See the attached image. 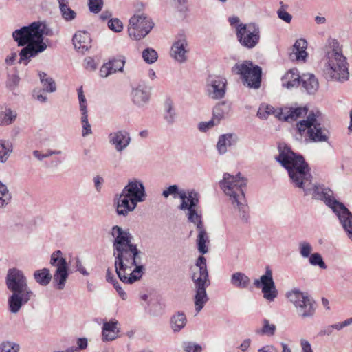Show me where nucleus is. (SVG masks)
<instances>
[{"mask_svg":"<svg viewBox=\"0 0 352 352\" xmlns=\"http://www.w3.org/2000/svg\"><path fill=\"white\" fill-rule=\"evenodd\" d=\"M351 324H352V318H349L342 322H337V323L332 324V327H333L334 329L340 331V330L342 329L343 328L351 325Z\"/></svg>","mask_w":352,"mask_h":352,"instance_id":"obj_56","label":"nucleus"},{"mask_svg":"<svg viewBox=\"0 0 352 352\" xmlns=\"http://www.w3.org/2000/svg\"><path fill=\"white\" fill-rule=\"evenodd\" d=\"M251 283L250 277L241 272H235L230 276V284L239 289H248Z\"/></svg>","mask_w":352,"mask_h":352,"instance_id":"obj_28","label":"nucleus"},{"mask_svg":"<svg viewBox=\"0 0 352 352\" xmlns=\"http://www.w3.org/2000/svg\"><path fill=\"white\" fill-rule=\"evenodd\" d=\"M112 74H115V69H112L109 63H104L100 69V75L103 78H106Z\"/></svg>","mask_w":352,"mask_h":352,"instance_id":"obj_53","label":"nucleus"},{"mask_svg":"<svg viewBox=\"0 0 352 352\" xmlns=\"http://www.w3.org/2000/svg\"><path fill=\"white\" fill-rule=\"evenodd\" d=\"M300 346L302 352H313L310 343L305 339H300Z\"/></svg>","mask_w":352,"mask_h":352,"instance_id":"obj_61","label":"nucleus"},{"mask_svg":"<svg viewBox=\"0 0 352 352\" xmlns=\"http://www.w3.org/2000/svg\"><path fill=\"white\" fill-rule=\"evenodd\" d=\"M278 150L276 160L287 170L293 187L301 190L304 196L311 195L313 199L324 201L336 214L347 237L352 241V213L333 198L330 189L313 183L309 165L301 155L286 146H279Z\"/></svg>","mask_w":352,"mask_h":352,"instance_id":"obj_1","label":"nucleus"},{"mask_svg":"<svg viewBox=\"0 0 352 352\" xmlns=\"http://www.w3.org/2000/svg\"><path fill=\"white\" fill-rule=\"evenodd\" d=\"M201 218L202 214L201 209H199L195 212L192 218L190 217V215L187 217L188 221L195 224L197 227L198 231V235L197 238V248L200 253L204 254H206L208 251L206 244L209 243V237L204 227Z\"/></svg>","mask_w":352,"mask_h":352,"instance_id":"obj_17","label":"nucleus"},{"mask_svg":"<svg viewBox=\"0 0 352 352\" xmlns=\"http://www.w3.org/2000/svg\"><path fill=\"white\" fill-rule=\"evenodd\" d=\"M82 136L85 138L92 134L91 126L88 120V113H81Z\"/></svg>","mask_w":352,"mask_h":352,"instance_id":"obj_44","label":"nucleus"},{"mask_svg":"<svg viewBox=\"0 0 352 352\" xmlns=\"http://www.w3.org/2000/svg\"><path fill=\"white\" fill-rule=\"evenodd\" d=\"M12 152V145L8 142L0 139V163H6Z\"/></svg>","mask_w":352,"mask_h":352,"instance_id":"obj_38","label":"nucleus"},{"mask_svg":"<svg viewBox=\"0 0 352 352\" xmlns=\"http://www.w3.org/2000/svg\"><path fill=\"white\" fill-rule=\"evenodd\" d=\"M115 289L117 291V292L118 293L120 297L124 300H126L127 299V294L124 292V290L122 289V288L120 287L119 283L118 282V280L116 282H115L113 284Z\"/></svg>","mask_w":352,"mask_h":352,"instance_id":"obj_58","label":"nucleus"},{"mask_svg":"<svg viewBox=\"0 0 352 352\" xmlns=\"http://www.w3.org/2000/svg\"><path fill=\"white\" fill-rule=\"evenodd\" d=\"M286 297L293 304L300 318L305 319L314 316L316 304L307 293L301 292L298 289H294L286 293Z\"/></svg>","mask_w":352,"mask_h":352,"instance_id":"obj_10","label":"nucleus"},{"mask_svg":"<svg viewBox=\"0 0 352 352\" xmlns=\"http://www.w3.org/2000/svg\"><path fill=\"white\" fill-rule=\"evenodd\" d=\"M34 280L41 286H47L52 280V276L48 268L36 270L33 273Z\"/></svg>","mask_w":352,"mask_h":352,"instance_id":"obj_31","label":"nucleus"},{"mask_svg":"<svg viewBox=\"0 0 352 352\" xmlns=\"http://www.w3.org/2000/svg\"><path fill=\"white\" fill-rule=\"evenodd\" d=\"M219 185L225 195L229 197L232 205L238 210L241 219L244 222H248L249 209L244 193L247 179L241 173H238L235 176L224 173Z\"/></svg>","mask_w":352,"mask_h":352,"instance_id":"obj_6","label":"nucleus"},{"mask_svg":"<svg viewBox=\"0 0 352 352\" xmlns=\"http://www.w3.org/2000/svg\"><path fill=\"white\" fill-rule=\"evenodd\" d=\"M106 280H107V281H108L109 283H111L112 284H113L115 282L117 281V280L115 278L112 271L109 268H108L107 270Z\"/></svg>","mask_w":352,"mask_h":352,"instance_id":"obj_63","label":"nucleus"},{"mask_svg":"<svg viewBox=\"0 0 352 352\" xmlns=\"http://www.w3.org/2000/svg\"><path fill=\"white\" fill-rule=\"evenodd\" d=\"M189 52L188 43L186 36L179 35L170 49V56L179 63H185Z\"/></svg>","mask_w":352,"mask_h":352,"instance_id":"obj_20","label":"nucleus"},{"mask_svg":"<svg viewBox=\"0 0 352 352\" xmlns=\"http://www.w3.org/2000/svg\"><path fill=\"white\" fill-rule=\"evenodd\" d=\"M50 263L56 268L53 278L56 283V288L63 290L69 276V265L66 261L63 253L60 250H56L50 256Z\"/></svg>","mask_w":352,"mask_h":352,"instance_id":"obj_13","label":"nucleus"},{"mask_svg":"<svg viewBox=\"0 0 352 352\" xmlns=\"http://www.w3.org/2000/svg\"><path fill=\"white\" fill-rule=\"evenodd\" d=\"M233 144V135L231 133H227L221 135L219 138V140L217 144V149L220 155L225 154L228 148Z\"/></svg>","mask_w":352,"mask_h":352,"instance_id":"obj_35","label":"nucleus"},{"mask_svg":"<svg viewBox=\"0 0 352 352\" xmlns=\"http://www.w3.org/2000/svg\"><path fill=\"white\" fill-rule=\"evenodd\" d=\"M6 285L11 292L8 298V307L12 314H17L23 305L35 297L34 292L28 285L25 273L16 267L8 270Z\"/></svg>","mask_w":352,"mask_h":352,"instance_id":"obj_5","label":"nucleus"},{"mask_svg":"<svg viewBox=\"0 0 352 352\" xmlns=\"http://www.w3.org/2000/svg\"><path fill=\"white\" fill-rule=\"evenodd\" d=\"M46 25L41 21H35L28 26L17 29L12 33L13 39L18 46L23 47L19 54L11 52L5 58V63L8 66L13 65L19 55V63L28 65L32 58L36 57L47 49V45L43 41V35Z\"/></svg>","mask_w":352,"mask_h":352,"instance_id":"obj_3","label":"nucleus"},{"mask_svg":"<svg viewBox=\"0 0 352 352\" xmlns=\"http://www.w3.org/2000/svg\"><path fill=\"white\" fill-rule=\"evenodd\" d=\"M59 10L62 18L65 21H72L76 17V12L69 7V3L59 6Z\"/></svg>","mask_w":352,"mask_h":352,"instance_id":"obj_41","label":"nucleus"},{"mask_svg":"<svg viewBox=\"0 0 352 352\" xmlns=\"http://www.w3.org/2000/svg\"><path fill=\"white\" fill-rule=\"evenodd\" d=\"M164 118L168 124H173L175 122L177 118L176 110L174 107L173 101L167 99L164 104Z\"/></svg>","mask_w":352,"mask_h":352,"instance_id":"obj_34","label":"nucleus"},{"mask_svg":"<svg viewBox=\"0 0 352 352\" xmlns=\"http://www.w3.org/2000/svg\"><path fill=\"white\" fill-rule=\"evenodd\" d=\"M309 263L311 265L318 266L320 269L327 268L322 255L318 252L313 253L309 258Z\"/></svg>","mask_w":352,"mask_h":352,"instance_id":"obj_43","label":"nucleus"},{"mask_svg":"<svg viewBox=\"0 0 352 352\" xmlns=\"http://www.w3.org/2000/svg\"><path fill=\"white\" fill-rule=\"evenodd\" d=\"M12 195L7 186L0 181V209L6 208L11 202Z\"/></svg>","mask_w":352,"mask_h":352,"instance_id":"obj_37","label":"nucleus"},{"mask_svg":"<svg viewBox=\"0 0 352 352\" xmlns=\"http://www.w3.org/2000/svg\"><path fill=\"white\" fill-rule=\"evenodd\" d=\"M74 47L80 52L87 51L91 47V38L87 32L78 31L72 38Z\"/></svg>","mask_w":352,"mask_h":352,"instance_id":"obj_23","label":"nucleus"},{"mask_svg":"<svg viewBox=\"0 0 352 352\" xmlns=\"http://www.w3.org/2000/svg\"><path fill=\"white\" fill-rule=\"evenodd\" d=\"M108 141L117 153H121L131 144V137L126 129H119L108 135Z\"/></svg>","mask_w":352,"mask_h":352,"instance_id":"obj_19","label":"nucleus"},{"mask_svg":"<svg viewBox=\"0 0 352 352\" xmlns=\"http://www.w3.org/2000/svg\"><path fill=\"white\" fill-rule=\"evenodd\" d=\"M280 4L281 5L282 8L278 9L277 11L278 16L283 21L289 23L292 19V16L289 12H287L285 9H283L284 5L282 1L280 2Z\"/></svg>","mask_w":352,"mask_h":352,"instance_id":"obj_51","label":"nucleus"},{"mask_svg":"<svg viewBox=\"0 0 352 352\" xmlns=\"http://www.w3.org/2000/svg\"><path fill=\"white\" fill-rule=\"evenodd\" d=\"M227 79L221 75H210L206 81V93L214 100L221 99L225 96Z\"/></svg>","mask_w":352,"mask_h":352,"instance_id":"obj_16","label":"nucleus"},{"mask_svg":"<svg viewBox=\"0 0 352 352\" xmlns=\"http://www.w3.org/2000/svg\"><path fill=\"white\" fill-rule=\"evenodd\" d=\"M162 196L166 199L170 196L174 199L179 198L181 204L179 206V209L185 211L186 217L190 215V217L192 218L195 212L200 209V195L194 189L185 190L180 189L177 185L173 184L163 190Z\"/></svg>","mask_w":352,"mask_h":352,"instance_id":"obj_8","label":"nucleus"},{"mask_svg":"<svg viewBox=\"0 0 352 352\" xmlns=\"http://www.w3.org/2000/svg\"><path fill=\"white\" fill-rule=\"evenodd\" d=\"M89 8L93 13H98L103 6V0H89Z\"/></svg>","mask_w":352,"mask_h":352,"instance_id":"obj_49","label":"nucleus"},{"mask_svg":"<svg viewBox=\"0 0 352 352\" xmlns=\"http://www.w3.org/2000/svg\"><path fill=\"white\" fill-rule=\"evenodd\" d=\"M232 72L240 75L244 85L248 87L258 89L261 82V68L254 65L250 61L237 63L232 67Z\"/></svg>","mask_w":352,"mask_h":352,"instance_id":"obj_12","label":"nucleus"},{"mask_svg":"<svg viewBox=\"0 0 352 352\" xmlns=\"http://www.w3.org/2000/svg\"><path fill=\"white\" fill-rule=\"evenodd\" d=\"M78 98L79 101V109L81 113H88L87 111V102L84 94L82 87L81 86L77 90Z\"/></svg>","mask_w":352,"mask_h":352,"instance_id":"obj_46","label":"nucleus"},{"mask_svg":"<svg viewBox=\"0 0 352 352\" xmlns=\"http://www.w3.org/2000/svg\"><path fill=\"white\" fill-rule=\"evenodd\" d=\"M257 352H279V351L272 344H266L259 348Z\"/></svg>","mask_w":352,"mask_h":352,"instance_id":"obj_60","label":"nucleus"},{"mask_svg":"<svg viewBox=\"0 0 352 352\" xmlns=\"http://www.w3.org/2000/svg\"><path fill=\"white\" fill-rule=\"evenodd\" d=\"M108 27L115 32H120L123 30V23L118 19H111L108 21Z\"/></svg>","mask_w":352,"mask_h":352,"instance_id":"obj_48","label":"nucleus"},{"mask_svg":"<svg viewBox=\"0 0 352 352\" xmlns=\"http://www.w3.org/2000/svg\"><path fill=\"white\" fill-rule=\"evenodd\" d=\"M32 96L34 99L39 101L40 102H45L47 100V96L42 93L41 89H34L33 91Z\"/></svg>","mask_w":352,"mask_h":352,"instance_id":"obj_57","label":"nucleus"},{"mask_svg":"<svg viewBox=\"0 0 352 352\" xmlns=\"http://www.w3.org/2000/svg\"><path fill=\"white\" fill-rule=\"evenodd\" d=\"M131 97L135 106L142 108L149 102L151 94L145 85L138 84L133 87Z\"/></svg>","mask_w":352,"mask_h":352,"instance_id":"obj_21","label":"nucleus"},{"mask_svg":"<svg viewBox=\"0 0 352 352\" xmlns=\"http://www.w3.org/2000/svg\"><path fill=\"white\" fill-rule=\"evenodd\" d=\"M314 248L310 242L303 240L298 244V250L300 256L303 258H309L313 253Z\"/></svg>","mask_w":352,"mask_h":352,"instance_id":"obj_39","label":"nucleus"},{"mask_svg":"<svg viewBox=\"0 0 352 352\" xmlns=\"http://www.w3.org/2000/svg\"><path fill=\"white\" fill-rule=\"evenodd\" d=\"M301 76L296 69L287 72L281 78L282 86L288 89L297 87L300 82Z\"/></svg>","mask_w":352,"mask_h":352,"instance_id":"obj_27","label":"nucleus"},{"mask_svg":"<svg viewBox=\"0 0 352 352\" xmlns=\"http://www.w3.org/2000/svg\"><path fill=\"white\" fill-rule=\"evenodd\" d=\"M20 78L16 73L8 74L6 86L10 90L13 91L17 87Z\"/></svg>","mask_w":352,"mask_h":352,"instance_id":"obj_47","label":"nucleus"},{"mask_svg":"<svg viewBox=\"0 0 352 352\" xmlns=\"http://www.w3.org/2000/svg\"><path fill=\"white\" fill-rule=\"evenodd\" d=\"M308 112L306 107H285L283 109L281 120L292 122L305 116Z\"/></svg>","mask_w":352,"mask_h":352,"instance_id":"obj_25","label":"nucleus"},{"mask_svg":"<svg viewBox=\"0 0 352 352\" xmlns=\"http://www.w3.org/2000/svg\"><path fill=\"white\" fill-rule=\"evenodd\" d=\"M302 87L309 94H315L319 87L318 79L314 74H304L300 80Z\"/></svg>","mask_w":352,"mask_h":352,"instance_id":"obj_29","label":"nucleus"},{"mask_svg":"<svg viewBox=\"0 0 352 352\" xmlns=\"http://www.w3.org/2000/svg\"><path fill=\"white\" fill-rule=\"evenodd\" d=\"M322 75L328 82L344 83L349 80V64L338 40L329 38L324 47Z\"/></svg>","mask_w":352,"mask_h":352,"instance_id":"obj_4","label":"nucleus"},{"mask_svg":"<svg viewBox=\"0 0 352 352\" xmlns=\"http://www.w3.org/2000/svg\"><path fill=\"white\" fill-rule=\"evenodd\" d=\"M42 85L43 87V90L47 92L52 93L56 90L55 82L52 78H48Z\"/></svg>","mask_w":352,"mask_h":352,"instance_id":"obj_54","label":"nucleus"},{"mask_svg":"<svg viewBox=\"0 0 352 352\" xmlns=\"http://www.w3.org/2000/svg\"><path fill=\"white\" fill-rule=\"evenodd\" d=\"M119 331L118 322L116 320L104 322L102 331V340L109 342L115 340L118 337Z\"/></svg>","mask_w":352,"mask_h":352,"instance_id":"obj_24","label":"nucleus"},{"mask_svg":"<svg viewBox=\"0 0 352 352\" xmlns=\"http://www.w3.org/2000/svg\"><path fill=\"white\" fill-rule=\"evenodd\" d=\"M283 109H275L274 107L268 104H262L258 110L257 115L260 118L265 119L270 115H274L276 118L281 120Z\"/></svg>","mask_w":352,"mask_h":352,"instance_id":"obj_33","label":"nucleus"},{"mask_svg":"<svg viewBox=\"0 0 352 352\" xmlns=\"http://www.w3.org/2000/svg\"><path fill=\"white\" fill-rule=\"evenodd\" d=\"M146 192L143 183L133 179L128 182L120 194L114 197V206L119 216L126 217L137 207L138 203L146 200Z\"/></svg>","mask_w":352,"mask_h":352,"instance_id":"obj_7","label":"nucleus"},{"mask_svg":"<svg viewBox=\"0 0 352 352\" xmlns=\"http://www.w3.org/2000/svg\"><path fill=\"white\" fill-rule=\"evenodd\" d=\"M104 182V179L102 177L100 176H96L94 178V186L96 189V190L98 192H100V190H101V186L102 184Z\"/></svg>","mask_w":352,"mask_h":352,"instance_id":"obj_62","label":"nucleus"},{"mask_svg":"<svg viewBox=\"0 0 352 352\" xmlns=\"http://www.w3.org/2000/svg\"><path fill=\"white\" fill-rule=\"evenodd\" d=\"M113 237L115 269L119 279L125 284H133L141 279L144 267L140 264L141 251L132 243L133 236L118 226L111 229Z\"/></svg>","mask_w":352,"mask_h":352,"instance_id":"obj_2","label":"nucleus"},{"mask_svg":"<svg viewBox=\"0 0 352 352\" xmlns=\"http://www.w3.org/2000/svg\"><path fill=\"white\" fill-rule=\"evenodd\" d=\"M20 344L12 340H3L0 342V352H19Z\"/></svg>","mask_w":352,"mask_h":352,"instance_id":"obj_40","label":"nucleus"},{"mask_svg":"<svg viewBox=\"0 0 352 352\" xmlns=\"http://www.w3.org/2000/svg\"><path fill=\"white\" fill-rule=\"evenodd\" d=\"M154 26V21L147 14L137 12L129 19L127 34L132 41H139L144 38Z\"/></svg>","mask_w":352,"mask_h":352,"instance_id":"obj_9","label":"nucleus"},{"mask_svg":"<svg viewBox=\"0 0 352 352\" xmlns=\"http://www.w3.org/2000/svg\"><path fill=\"white\" fill-rule=\"evenodd\" d=\"M76 267L77 271H78L80 273H81L84 276H89V272L86 270V269L84 267V266L82 264L81 261L77 258L76 259Z\"/></svg>","mask_w":352,"mask_h":352,"instance_id":"obj_59","label":"nucleus"},{"mask_svg":"<svg viewBox=\"0 0 352 352\" xmlns=\"http://www.w3.org/2000/svg\"><path fill=\"white\" fill-rule=\"evenodd\" d=\"M78 349L82 350L87 346V340L86 338H78L77 340Z\"/></svg>","mask_w":352,"mask_h":352,"instance_id":"obj_64","label":"nucleus"},{"mask_svg":"<svg viewBox=\"0 0 352 352\" xmlns=\"http://www.w3.org/2000/svg\"><path fill=\"white\" fill-rule=\"evenodd\" d=\"M184 349L186 352H201L202 347L197 343L186 342L184 343Z\"/></svg>","mask_w":352,"mask_h":352,"instance_id":"obj_52","label":"nucleus"},{"mask_svg":"<svg viewBox=\"0 0 352 352\" xmlns=\"http://www.w3.org/2000/svg\"><path fill=\"white\" fill-rule=\"evenodd\" d=\"M307 47L306 40L303 38L298 39L293 45L292 52L289 54L290 59L305 62L308 55L306 52Z\"/></svg>","mask_w":352,"mask_h":352,"instance_id":"obj_22","label":"nucleus"},{"mask_svg":"<svg viewBox=\"0 0 352 352\" xmlns=\"http://www.w3.org/2000/svg\"><path fill=\"white\" fill-rule=\"evenodd\" d=\"M142 56L146 63L153 64L157 60L158 54L153 48L147 47L142 51Z\"/></svg>","mask_w":352,"mask_h":352,"instance_id":"obj_42","label":"nucleus"},{"mask_svg":"<svg viewBox=\"0 0 352 352\" xmlns=\"http://www.w3.org/2000/svg\"><path fill=\"white\" fill-rule=\"evenodd\" d=\"M207 287H195V305L197 312H199L209 300L206 293Z\"/></svg>","mask_w":352,"mask_h":352,"instance_id":"obj_30","label":"nucleus"},{"mask_svg":"<svg viewBox=\"0 0 352 352\" xmlns=\"http://www.w3.org/2000/svg\"><path fill=\"white\" fill-rule=\"evenodd\" d=\"M219 124L216 120L212 118L208 122H201L198 124V129L201 132H207L209 129L213 128L214 126Z\"/></svg>","mask_w":352,"mask_h":352,"instance_id":"obj_50","label":"nucleus"},{"mask_svg":"<svg viewBox=\"0 0 352 352\" xmlns=\"http://www.w3.org/2000/svg\"><path fill=\"white\" fill-rule=\"evenodd\" d=\"M17 112L9 105L0 106V126H7L12 124L17 118Z\"/></svg>","mask_w":352,"mask_h":352,"instance_id":"obj_26","label":"nucleus"},{"mask_svg":"<svg viewBox=\"0 0 352 352\" xmlns=\"http://www.w3.org/2000/svg\"><path fill=\"white\" fill-rule=\"evenodd\" d=\"M254 285L257 288H261L263 298L269 302L274 301L278 296V293L273 280L272 271L269 267H266L265 274L254 280Z\"/></svg>","mask_w":352,"mask_h":352,"instance_id":"obj_15","label":"nucleus"},{"mask_svg":"<svg viewBox=\"0 0 352 352\" xmlns=\"http://www.w3.org/2000/svg\"><path fill=\"white\" fill-rule=\"evenodd\" d=\"M236 34L240 44L248 49L254 47L260 39L259 28L254 23L238 25Z\"/></svg>","mask_w":352,"mask_h":352,"instance_id":"obj_14","label":"nucleus"},{"mask_svg":"<svg viewBox=\"0 0 352 352\" xmlns=\"http://www.w3.org/2000/svg\"><path fill=\"white\" fill-rule=\"evenodd\" d=\"M318 112L309 113L305 120L297 123V129L300 135L307 130L309 137L313 142H327L329 138L328 131L318 122Z\"/></svg>","mask_w":352,"mask_h":352,"instance_id":"obj_11","label":"nucleus"},{"mask_svg":"<svg viewBox=\"0 0 352 352\" xmlns=\"http://www.w3.org/2000/svg\"><path fill=\"white\" fill-rule=\"evenodd\" d=\"M192 280L195 287H208L210 284L206 266V259L200 256L192 269Z\"/></svg>","mask_w":352,"mask_h":352,"instance_id":"obj_18","label":"nucleus"},{"mask_svg":"<svg viewBox=\"0 0 352 352\" xmlns=\"http://www.w3.org/2000/svg\"><path fill=\"white\" fill-rule=\"evenodd\" d=\"M230 111V105L226 102L217 104L212 110V118L218 124L228 115Z\"/></svg>","mask_w":352,"mask_h":352,"instance_id":"obj_32","label":"nucleus"},{"mask_svg":"<svg viewBox=\"0 0 352 352\" xmlns=\"http://www.w3.org/2000/svg\"><path fill=\"white\" fill-rule=\"evenodd\" d=\"M186 315L182 312H178L171 318V328L174 332H179L186 326Z\"/></svg>","mask_w":352,"mask_h":352,"instance_id":"obj_36","label":"nucleus"},{"mask_svg":"<svg viewBox=\"0 0 352 352\" xmlns=\"http://www.w3.org/2000/svg\"><path fill=\"white\" fill-rule=\"evenodd\" d=\"M276 327L274 324L270 323L267 319L263 320V327L260 333L263 335L273 336L275 334Z\"/></svg>","mask_w":352,"mask_h":352,"instance_id":"obj_45","label":"nucleus"},{"mask_svg":"<svg viewBox=\"0 0 352 352\" xmlns=\"http://www.w3.org/2000/svg\"><path fill=\"white\" fill-rule=\"evenodd\" d=\"M113 69H115V73L117 72H122L124 66V60H114L109 62Z\"/></svg>","mask_w":352,"mask_h":352,"instance_id":"obj_55","label":"nucleus"}]
</instances>
